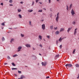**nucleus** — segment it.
Instances as JSON below:
<instances>
[{"label": "nucleus", "instance_id": "nucleus-1", "mask_svg": "<svg viewBox=\"0 0 79 79\" xmlns=\"http://www.w3.org/2000/svg\"><path fill=\"white\" fill-rule=\"evenodd\" d=\"M59 18H60V14H59V13H58L57 14V16L56 19V21L57 22H58V19H59Z\"/></svg>", "mask_w": 79, "mask_h": 79}, {"label": "nucleus", "instance_id": "nucleus-2", "mask_svg": "<svg viewBox=\"0 0 79 79\" xmlns=\"http://www.w3.org/2000/svg\"><path fill=\"white\" fill-rule=\"evenodd\" d=\"M71 13L72 16H74V15H75L76 14L75 12H74V10H73V9L71 11Z\"/></svg>", "mask_w": 79, "mask_h": 79}, {"label": "nucleus", "instance_id": "nucleus-3", "mask_svg": "<svg viewBox=\"0 0 79 79\" xmlns=\"http://www.w3.org/2000/svg\"><path fill=\"white\" fill-rule=\"evenodd\" d=\"M18 50L17 51L18 52H20L21 50L22 49V47L19 46L18 48Z\"/></svg>", "mask_w": 79, "mask_h": 79}, {"label": "nucleus", "instance_id": "nucleus-4", "mask_svg": "<svg viewBox=\"0 0 79 79\" xmlns=\"http://www.w3.org/2000/svg\"><path fill=\"white\" fill-rule=\"evenodd\" d=\"M42 29L43 30L45 29V24H43L42 25Z\"/></svg>", "mask_w": 79, "mask_h": 79}, {"label": "nucleus", "instance_id": "nucleus-5", "mask_svg": "<svg viewBox=\"0 0 79 79\" xmlns=\"http://www.w3.org/2000/svg\"><path fill=\"white\" fill-rule=\"evenodd\" d=\"M77 28H76L74 30V35H76V34L77 33Z\"/></svg>", "mask_w": 79, "mask_h": 79}, {"label": "nucleus", "instance_id": "nucleus-6", "mask_svg": "<svg viewBox=\"0 0 79 79\" xmlns=\"http://www.w3.org/2000/svg\"><path fill=\"white\" fill-rule=\"evenodd\" d=\"M25 46L27 47H28L29 48H30V47H31V45L29 44H25Z\"/></svg>", "mask_w": 79, "mask_h": 79}, {"label": "nucleus", "instance_id": "nucleus-7", "mask_svg": "<svg viewBox=\"0 0 79 79\" xmlns=\"http://www.w3.org/2000/svg\"><path fill=\"white\" fill-rule=\"evenodd\" d=\"M32 59L34 60H36L37 59V57L34 55H33Z\"/></svg>", "mask_w": 79, "mask_h": 79}, {"label": "nucleus", "instance_id": "nucleus-8", "mask_svg": "<svg viewBox=\"0 0 79 79\" xmlns=\"http://www.w3.org/2000/svg\"><path fill=\"white\" fill-rule=\"evenodd\" d=\"M25 77L23 75H21L20 78H19L18 79H23V78H25Z\"/></svg>", "mask_w": 79, "mask_h": 79}, {"label": "nucleus", "instance_id": "nucleus-9", "mask_svg": "<svg viewBox=\"0 0 79 79\" xmlns=\"http://www.w3.org/2000/svg\"><path fill=\"white\" fill-rule=\"evenodd\" d=\"M38 38L40 39V40H41L42 39V37L41 35H40L38 36Z\"/></svg>", "mask_w": 79, "mask_h": 79}, {"label": "nucleus", "instance_id": "nucleus-10", "mask_svg": "<svg viewBox=\"0 0 79 79\" xmlns=\"http://www.w3.org/2000/svg\"><path fill=\"white\" fill-rule=\"evenodd\" d=\"M71 29H72V27L69 28H68V30H67V32H68V33H69V31L71 30Z\"/></svg>", "mask_w": 79, "mask_h": 79}, {"label": "nucleus", "instance_id": "nucleus-11", "mask_svg": "<svg viewBox=\"0 0 79 79\" xmlns=\"http://www.w3.org/2000/svg\"><path fill=\"white\" fill-rule=\"evenodd\" d=\"M60 32H62V31H64V28H60Z\"/></svg>", "mask_w": 79, "mask_h": 79}, {"label": "nucleus", "instance_id": "nucleus-12", "mask_svg": "<svg viewBox=\"0 0 79 79\" xmlns=\"http://www.w3.org/2000/svg\"><path fill=\"white\" fill-rule=\"evenodd\" d=\"M60 34V31H57L56 32V35H58V34Z\"/></svg>", "mask_w": 79, "mask_h": 79}, {"label": "nucleus", "instance_id": "nucleus-13", "mask_svg": "<svg viewBox=\"0 0 79 79\" xmlns=\"http://www.w3.org/2000/svg\"><path fill=\"white\" fill-rule=\"evenodd\" d=\"M60 56V55H57L55 56V57L56 58H59V57Z\"/></svg>", "mask_w": 79, "mask_h": 79}, {"label": "nucleus", "instance_id": "nucleus-14", "mask_svg": "<svg viewBox=\"0 0 79 79\" xmlns=\"http://www.w3.org/2000/svg\"><path fill=\"white\" fill-rule=\"evenodd\" d=\"M66 67H68V68H69V64H67L65 65Z\"/></svg>", "mask_w": 79, "mask_h": 79}, {"label": "nucleus", "instance_id": "nucleus-15", "mask_svg": "<svg viewBox=\"0 0 79 79\" xmlns=\"http://www.w3.org/2000/svg\"><path fill=\"white\" fill-rule=\"evenodd\" d=\"M63 40V39H61V37H60V39L59 40V42H61V41Z\"/></svg>", "mask_w": 79, "mask_h": 79}, {"label": "nucleus", "instance_id": "nucleus-16", "mask_svg": "<svg viewBox=\"0 0 79 79\" xmlns=\"http://www.w3.org/2000/svg\"><path fill=\"white\" fill-rule=\"evenodd\" d=\"M75 66L77 68H79V64H75Z\"/></svg>", "mask_w": 79, "mask_h": 79}, {"label": "nucleus", "instance_id": "nucleus-17", "mask_svg": "<svg viewBox=\"0 0 79 79\" xmlns=\"http://www.w3.org/2000/svg\"><path fill=\"white\" fill-rule=\"evenodd\" d=\"M18 55L17 54H15L13 56V57H16V56H18Z\"/></svg>", "mask_w": 79, "mask_h": 79}, {"label": "nucleus", "instance_id": "nucleus-18", "mask_svg": "<svg viewBox=\"0 0 79 79\" xmlns=\"http://www.w3.org/2000/svg\"><path fill=\"white\" fill-rule=\"evenodd\" d=\"M19 16L20 18H22V16H21V15L20 14L19 15Z\"/></svg>", "mask_w": 79, "mask_h": 79}, {"label": "nucleus", "instance_id": "nucleus-19", "mask_svg": "<svg viewBox=\"0 0 79 79\" xmlns=\"http://www.w3.org/2000/svg\"><path fill=\"white\" fill-rule=\"evenodd\" d=\"M53 26H51L50 27V29H53Z\"/></svg>", "mask_w": 79, "mask_h": 79}, {"label": "nucleus", "instance_id": "nucleus-20", "mask_svg": "<svg viewBox=\"0 0 79 79\" xmlns=\"http://www.w3.org/2000/svg\"><path fill=\"white\" fill-rule=\"evenodd\" d=\"M12 65L13 66H16V65L14 63H12Z\"/></svg>", "mask_w": 79, "mask_h": 79}, {"label": "nucleus", "instance_id": "nucleus-21", "mask_svg": "<svg viewBox=\"0 0 79 79\" xmlns=\"http://www.w3.org/2000/svg\"><path fill=\"white\" fill-rule=\"evenodd\" d=\"M21 36L22 37H24V34H21Z\"/></svg>", "mask_w": 79, "mask_h": 79}, {"label": "nucleus", "instance_id": "nucleus-22", "mask_svg": "<svg viewBox=\"0 0 79 79\" xmlns=\"http://www.w3.org/2000/svg\"><path fill=\"white\" fill-rule=\"evenodd\" d=\"M38 12L39 13L40 12V13H42V10H39L38 11Z\"/></svg>", "mask_w": 79, "mask_h": 79}, {"label": "nucleus", "instance_id": "nucleus-23", "mask_svg": "<svg viewBox=\"0 0 79 79\" xmlns=\"http://www.w3.org/2000/svg\"><path fill=\"white\" fill-rule=\"evenodd\" d=\"M12 70H15V69H18L16 68H12Z\"/></svg>", "mask_w": 79, "mask_h": 79}, {"label": "nucleus", "instance_id": "nucleus-24", "mask_svg": "<svg viewBox=\"0 0 79 79\" xmlns=\"http://www.w3.org/2000/svg\"><path fill=\"white\" fill-rule=\"evenodd\" d=\"M72 4L70 5V7H69L70 10H71V8H72Z\"/></svg>", "mask_w": 79, "mask_h": 79}, {"label": "nucleus", "instance_id": "nucleus-25", "mask_svg": "<svg viewBox=\"0 0 79 79\" xmlns=\"http://www.w3.org/2000/svg\"><path fill=\"white\" fill-rule=\"evenodd\" d=\"M72 24H73V25H75V24H76V22L73 21L72 22Z\"/></svg>", "mask_w": 79, "mask_h": 79}, {"label": "nucleus", "instance_id": "nucleus-26", "mask_svg": "<svg viewBox=\"0 0 79 79\" xmlns=\"http://www.w3.org/2000/svg\"><path fill=\"white\" fill-rule=\"evenodd\" d=\"M13 40H14V39H11V40H10L11 43V42H13Z\"/></svg>", "mask_w": 79, "mask_h": 79}, {"label": "nucleus", "instance_id": "nucleus-27", "mask_svg": "<svg viewBox=\"0 0 79 79\" xmlns=\"http://www.w3.org/2000/svg\"><path fill=\"white\" fill-rule=\"evenodd\" d=\"M69 64V67H72V66H73V65H72V64Z\"/></svg>", "mask_w": 79, "mask_h": 79}, {"label": "nucleus", "instance_id": "nucleus-28", "mask_svg": "<svg viewBox=\"0 0 79 79\" xmlns=\"http://www.w3.org/2000/svg\"><path fill=\"white\" fill-rule=\"evenodd\" d=\"M28 11L29 12H32V11H33V10H29Z\"/></svg>", "mask_w": 79, "mask_h": 79}, {"label": "nucleus", "instance_id": "nucleus-29", "mask_svg": "<svg viewBox=\"0 0 79 79\" xmlns=\"http://www.w3.org/2000/svg\"><path fill=\"white\" fill-rule=\"evenodd\" d=\"M75 51H76V49H74L73 52V54H74V53H75Z\"/></svg>", "mask_w": 79, "mask_h": 79}, {"label": "nucleus", "instance_id": "nucleus-30", "mask_svg": "<svg viewBox=\"0 0 79 79\" xmlns=\"http://www.w3.org/2000/svg\"><path fill=\"white\" fill-rule=\"evenodd\" d=\"M18 11L19 12H21V9H18Z\"/></svg>", "mask_w": 79, "mask_h": 79}, {"label": "nucleus", "instance_id": "nucleus-31", "mask_svg": "<svg viewBox=\"0 0 79 79\" xmlns=\"http://www.w3.org/2000/svg\"><path fill=\"white\" fill-rule=\"evenodd\" d=\"M2 41H4V40H5V38H4V37H3L2 38Z\"/></svg>", "mask_w": 79, "mask_h": 79}, {"label": "nucleus", "instance_id": "nucleus-32", "mask_svg": "<svg viewBox=\"0 0 79 79\" xmlns=\"http://www.w3.org/2000/svg\"><path fill=\"white\" fill-rule=\"evenodd\" d=\"M9 2L10 3H12V2H13V1L12 0H10V1H9Z\"/></svg>", "mask_w": 79, "mask_h": 79}, {"label": "nucleus", "instance_id": "nucleus-33", "mask_svg": "<svg viewBox=\"0 0 79 79\" xmlns=\"http://www.w3.org/2000/svg\"><path fill=\"white\" fill-rule=\"evenodd\" d=\"M29 24L30 26H32V24H31V21H29Z\"/></svg>", "mask_w": 79, "mask_h": 79}, {"label": "nucleus", "instance_id": "nucleus-34", "mask_svg": "<svg viewBox=\"0 0 79 79\" xmlns=\"http://www.w3.org/2000/svg\"><path fill=\"white\" fill-rule=\"evenodd\" d=\"M58 40H57L56 41V45H58Z\"/></svg>", "mask_w": 79, "mask_h": 79}, {"label": "nucleus", "instance_id": "nucleus-35", "mask_svg": "<svg viewBox=\"0 0 79 79\" xmlns=\"http://www.w3.org/2000/svg\"><path fill=\"white\" fill-rule=\"evenodd\" d=\"M18 73H19V74H21V71H18Z\"/></svg>", "mask_w": 79, "mask_h": 79}, {"label": "nucleus", "instance_id": "nucleus-36", "mask_svg": "<svg viewBox=\"0 0 79 79\" xmlns=\"http://www.w3.org/2000/svg\"><path fill=\"white\" fill-rule=\"evenodd\" d=\"M42 64L43 66H44V65H45V64L44 62H42Z\"/></svg>", "mask_w": 79, "mask_h": 79}, {"label": "nucleus", "instance_id": "nucleus-37", "mask_svg": "<svg viewBox=\"0 0 79 79\" xmlns=\"http://www.w3.org/2000/svg\"><path fill=\"white\" fill-rule=\"evenodd\" d=\"M1 25H2V26H5V23H2Z\"/></svg>", "mask_w": 79, "mask_h": 79}, {"label": "nucleus", "instance_id": "nucleus-38", "mask_svg": "<svg viewBox=\"0 0 79 79\" xmlns=\"http://www.w3.org/2000/svg\"><path fill=\"white\" fill-rule=\"evenodd\" d=\"M47 38H48V39H50V36L48 35V36H47Z\"/></svg>", "mask_w": 79, "mask_h": 79}, {"label": "nucleus", "instance_id": "nucleus-39", "mask_svg": "<svg viewBox=\"0 0 79 79\" xmlns=\"http://www.w3.org/2000/svg\"><path fill=\"white\" fill-rule=\"evenodd\" d=\"M34 1H33L32 2V6H33V5H34Z\"/></svg>", "mask_w": 79, "mask_h": 79}, {"label": "nucleus", "instance_id": "nucleus-40", "mask_svg": "<svg viewBox=\"0 0 79 79\" xmlns=\"http://www.w3.org/2000/svg\"><path fill=\"white\" fill-rule=\"evenodd\" d=\"M59 47H60V48H61L62 47V45H60V46H59Z\"/></svg>", "mask_w": 79, "mask_h": 79}, {"label": "nucleus", "instance_id": "nucleus-41", "mask_svg": "<svg viewBox=\"0 0 79 79\" xmlns=\"http://www.w3.org/2000/svg\"><path fill=\"white\" fill-rule=\"evenodd\" d=\"M39 0H36L35 1V2H36V3H37V2H39Z\"/></svg>", "mask_w": 79, "mask_h": 79}, {"label": "nucleus", "instance_id": "nucleus-42", "mask_svg": "<svg viewBox=\"0 0 79 79\" xmlns=\"http://www.w3.org/2000/svg\"><path fill=\"white\" fill-rule=\"evenodd\" d=\"M54 28L55 30H56V29H58V27H54Z\"/></svg>", "mask_w": 79, "mask_h": 79}, {"label": "nucleus", "instance_id": "nucleus-43", "mask_svg": "<svg viewBox=\"0 0 79 79\" xmlns=\"http://www.w3.org/2000/svg\"><path fill=\"white\" fill-rule=\"evenodd\" d=\"M7 58L8 59H10V57L9 56H8Z\"/></svg>", "mask_w": 79, "mask_h": 79}, {"label": "nucleus", "instance_id": "nucleus-44", "mask_svg": "<svg viewBox=\"0 0 79 79\" xmlns=\"http://www.w3.org/2000/svg\"><path fill=\"white\" fill-rule=\"evenodd\" d=\"M66 9H67V10H68V6H67Z\"/></svg>", "mask_w": 79, "mask_h": 79}, {"label": "nucleus", "instance_id": "nucleus-45", "mask_svg": "<svg viewBox=\"0 0 79 79\" xmlns=\"http://www.w3.org/2000/svg\"><path fill=\"white\" fill-rule=\"evenodd\" d=\"M49 78H50V77L49 76L46 77V79H49Z\"/></svg>", "mask_w": 79, "mask_h": 79}, {"label": "nucleus", "instance_id": "nucleus-46", "mask_svg": "<svg viewBox=\"0 0 79 79\" xmlns=\"http://www.w3.org/2000/svg\"><path fill=\"white\" fill-rule=\"evenodd\" d=\"M49 1V3H51V0H48Z\"/></svg>", "mask_w": 79, "mask_h": 79}, {"label": "nucleus", "instance_id": "nucleus-47", "mask_svg": "<svg viewBox=\"0 0 79 79\" xmlns=\"http://www.w3.org/2000/svg\"><path fill=\"white\" fill-rule=\"evenodd\" d=\"M40 47H42V45L41 44H40Z\"/></svg>", "mask_w": 79, "mask_h": 79}, {"label": "nucleus", "instance_id": "nucleus-48", "mask_svg": "<svg viewBox=\"0 0 79 79\" xmlns=\"http://www.w3.org/2000/svg\"><path fill=\"white\" fill-rule=\"evenodd\" d=\"M77 79H79V74L78 75V77H77Z\"/></svg>", "mask_w": 79, "mask_h": 79}, {"label": "nucleus", "instance_id": "nucleus-49", "mask_svg": "<svg viewBox=\"0 0 79 79\" xmlns=\"http://www.w3.org/2000/svg\"><path fill=\"white\" fill-rule=\"evenodd\" d=\"M4 64L5 65H6V64H7V63H5Z\"/></svg>", "mask_w": 79, "mask_h": 79}, {"label": "nucleus", "instance_id": "nucleus-50", "mask_svg": "<svg viewBox=\"0 0 79 79\" xmlns=\"http://www.w3.org/2000/svg\"><path fill=\"white\" fill-rule=\"evenodd\" d=\"M1 5L3 6V3H1Z\"/></svg>", "mask_w": 79, "mask_h": 79}, {"label": "nucleus", "instance_id": "nucleus-51", "mask_svg": "<svg viewBox=\"0 0 79 79\" xmlns=\"http://www.w3.org/2000/svg\"><path fill=\"white\" fill-rule=\"evenodd\" d=\"M20 3H21V4H23V2H20Z\"/></svg>", "mask_w": 79, "mask_h": 79}, {"label": "nucleus", "instance_id": "nucleus-52", "mask_svg": "<svg viewBox=\"0 0 79 79\" xmlns=\"http://www.w3.org/2000/svg\"><path fill=\"white\" fill-rule=\"evenodd\" d=\"M14 75L15 76H16V77H17V75L16 74H14Z\"/></svg>", "mask_w": 79, "mask_h": 79}, {"label": "nucleus", "instance_id": "nucleus-53", "mask_svg": "<svg viewBox=\"0 0 79 79\" xmlns=\"http://www.w3.org/2000/svg\"><path fill=\"white\" fill-rule=\"evenodd\" d=\"M39 3H40V4H42V3L40 2H39Z\"/></svg>", "mask_w": 79, "mask_h": 79}, {"label": "nucleus", "instance_id": "nucleus-54", "mask_svg": "<svg viewBox=\"0 0 79 79\" xmlns=\"http://www.w3.org/2000/svg\"><path fill=\"white\" fill-rule=\"evenodd\" d=\"M52 14L50 15V17H52Z\"/></svg>", "mask_w": 79, "mask_h": 79}, {"label": "nucleus", "instance_id": "nucleus-55", "mask_svg": "<svg viewBox=\"0 0 79 79\" xmlns=\"http://www.w3.org/2000/svg\"><path fill=\"white\" fill-rule=\"evenodd\" d=\"M9 5L10 6H13V5L12 4H10Z\"/></svg>", "mask_w": 79, "mask_h": 79}, {"label": "nucleus", "instance_id": "nucleus-56", "mask_svg": "<svg viewBox=\"0 0 79 79\" xmlns=\"http://www.w3.org/2000/svg\"><path fill=\"white\" fill-rule=\"evenodd\" d=\"M33 50H35V49L34 48H33Z\"/></svg>", "mask_w": 79, "mask_h": 79}, {"label": "nucleus", "instance_id": "nucleus-57", "mask_svg": "<svg viewBox=\"0 0 79 79\" xmlns=\"http://www.w3.org/2000/svg\"><path fill=\"white\" fill-rule=\"evenodd\" d=\"M44 10H46V9H45V8H44Z\"/></svg>", "mask_w": 79, "mask_h": 79}, {"label": "nucleus", "instance_id": "nucleus-58", "mask_svg": "<svg viewBox=\"0 0 79 79\" xmlns=\"http://www.w3.org/2000/svg\"><path fill=\"white\" fill-rule=\"evenodd\" d=\"M41 21H42V22H43V21H44V20H41Z\"/></svg>", "mask_w": 79, "mask_h": 79}, {"label": "nucleus", "instance_id": "nucleus-59", "mask_svg": "<svg viewBox=\"0 0 79 79\" xmlns=\"http://www.w3.org/2000/svg\"><path fill=\"white\" fill-rule=\"evenodd\" d=\"M39 55H40V56H42V54H41L40 53H39Z\"/></svg>", "mask_w": 79, "mask_h": 79}, {"label": "nucleus", "instance_id": "nucleus-60", "mask_svg": "<svg viewBox=\"0 0 79 79\" xmlns=\"http://www.w3.org/2000/svg\"><path fill=\"white\" fill-rule=\"evenodd\" d=\"M43 40H44V41H45V40L44 39H43Z\"/></svg>", "mask_w": 79, "mask_h": 79}, {"label": "nucleus", "instance_id": "nucleus-61", "mask_svg": "<svg viewBox=\"0 0 79 79\" xmlns=\"http://www.w3.org/2000/svg\"><path fill=\"white\" fill-rule=\"evenodd\" d=\"M57 0V2H59V0Z\"/></svg>", "mask_w": 79, "mask_h": 79}, {"label": "nucleus", "instance_id": "nucleus-62", "mask_svg": "<svg viewBox=\"0 0 79 79\" xmlns=\"http://www.w3.org/2000/svg\"><path fill=\"white\" fill-rule=\"evenodd\" d=\"M2 29H3V27H2Z\"/></svg>", "mask_w": 79, "mask_h": 79}, {"label": "nucleus", "instance_id": "nucleus-63", "mask_svg": "<svg viewBox=\"0 0 79 79\" xmlns=\"http://www.w3.org/2000/svg\"><path fill=\"white\" fill-rule=\"evenodd\" d=\"M35 14H36V13H34V15H35Z\"/></svg>", "mask_w": 79, "mask_h": 79}, {"label": "nucleus", "instance_id": "nucleus-64", "mask_svg": "<svg viewBox=\"0 0 79 79\" xmlns=\"http://www.w3.org/2000/svg\"><path fill=\"white\" fill-rule=\"evenodd\" d=\"M25 67H27V66H25Z\"/></svg>", "mask_w": 79, "mask_h": 79}]
</instances>
